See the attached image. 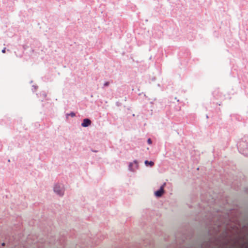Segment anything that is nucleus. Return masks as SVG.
Instances as JSON below:
<instances>
[{
    "mask_svg": "<svg viewBox=\"0 0 248 248\" xmlns=\"http://www.w3.org/2000/svg\"><path fill=\"white\" fill-rule=\"evenodd\" d=\"M145 164L146 166L149 165L151 167H152L154 165V163L153 161H149L148 160H146L145 161Z\"/></svg>",
    "mask_w": 248,
    "mask_h": 248,
    "instance_id": "nucleus-4",
    "label": "nucleus"
},
{
    "mask_svg": "<svg viewBox=\"0 0 248 248\" xmlns=\"http://www.w3.org/2000/svg\"><path fill=\"white\" fill-rule=\"evenodd\" d=\"M148 144H151L152 143V140L151 139H148L147 140Z\"/></svg>",
    "mask_w": 248,
    "mask_h": 248,
    "instance_id": "nucleus-7",
    "label": "nucleus"
},
{
    "mask_svg": "<svg viewBox=\"0 0 248 248\" xmlns=\"http://www.w3.org/2000/svg\"><path fill=\"white\" fill-rule=\"evenodd\" d=\"M133 165V163H131L129 165V169L130 170H133L132 169V166Z\"/></svg>",
    "mask_w": 248,
    "mask_h": 248,
    "instance_id": "nucleus-5",
    "label": "nucleus"
},
{
    "mask_svg": "<svg viewBox=\"0 0 248 248\" xmlns=\"http://www.w3.org/2000/svg\"><path fill=\"white\" fill-rule=\"evenodd\" d=\"M2 53H5V48L3 49L2 50Z\"/></svg>",
    "mask_w": 248,
    "mask_h": 248,
    "instance_id": "nucleus-9",
    "label": "nucleus"
},
{
    "mask_svg": "<svg viewBox=\"0 0 248 248\" xmlns=\"http://www.w3.org/2000/svg\"><path fill=\"white\" fill-rule=\"evenodd\" d=\"M69 115H70L71 117L75 116V114L74 112H71Z\"/></svg>",
    "mask_w": 248,
    "mask_h": 248,
    "instance_id": "nucleus-6",
    "label": "nucleus"
},
{
    "mask_svg": "<svg viewBox=\"0 0 248 248\" xmlns=\"http://www.w3.org/2000/svg\"><path fill=\"white\" fill-rule=\"evenodd\" d=\"M165 185H166V183H164L161 186L160 188L158 190L155 192V194L156 197H160L162 195V194L164 193V187Z\"/></svg>",
    "mask_w": 248,
    "mask_h": 248,
    "instance_id": "nucleus-2",
    "label": "nucleus"
},
{
    "mask_svg": "<svg viewBox=\"0 0 248 248\" xmlns=\"http://www.w3.org/2000/svg\"><path fill=\"white\" fill-rule=\"evenodd\" d=\"M54 191L58 195L61 196L63 194V187L60 185H56L54 187Z\"/></svg>",
    "mask_w": 248,
    "mask_h": 248,
    "instance_id": "nucleus-1",
    "label": "nucleus"
},
{
    "mask_svg": "<svg viewBox=\"0 0 248 248\" xmlns=\"http://www.w3.org/2000/svg\"><path fill=\"white\" fill-rule=\"evenodd\" d=\"M109 85V82L108 81V82H106L104 83V86H108Z\"/></svg>",
    "mask_w": 248,
    "mask_h": 248,
    "instance_id": "nucleus-8",
    "label": "nucleus"
},
{
    "mask_svg": "<svg viewBox=\"0 0 248 248\" xmlns=\"http://www.w3.org/2000/svg\"><path fill=\"white\" fill-rule=\"evenodd\" d=\"M91 124V121L89 119H84L83 123L81 124V126L83 127H87Z\"/></svg>",
    "mask_w": 248,
    "mask_h": 248,
    "instance_id": "nucleus-3",
    "label": "nucleus"
}]
</instances>
